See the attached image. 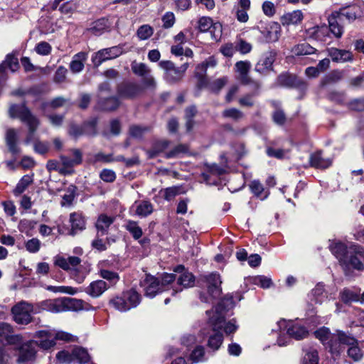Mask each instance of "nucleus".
<instances>
[{
  "mask_svg": "<svg viewBox=\"0 0 364 364\" xmlns=\"http://www.w3.org/2000/svg\"><path fill=\"white\" fill-rule=\"evenodd\" d=\"M9 117L12 119L18 118L22 122L26 124L28 132L24 139V144L28 145L33 144V150L36 153L44 155L50 149L48 141H41L39 139H34V134L40 125V120L27 107L25 103L21 105H11L9 109Z\"/></svg>",
  "mask_w": 364,
  "mask_h": 364,
  "instance_id": "obj_1",
  "label": "nucleus"
},
{
  "mask_svg": "<svg viewBox=\"0 0 364 364\" xmlns=\"http://www.w3.org/2000/svg\"><path fill=\"white\" fill-rule=\"evenodd\" d=\"M233 307V299L232 296H227L215 309L206 311V315L208 323L211 326L213 331H223L227 335H230L236 331L238 326L235 319H231L228 321L225 320L226 312L225 306Z\"/></svg>",
  "mask_w": 364,
  "mask_h": 364,
  "instance_id": "obj_2",
  "label": "nucleus"
},
{
  "mask_svg": "<svg viewBox=\"0 0 364 364\" xmlns=\"http://www.w3.org/2000/svg\"><path fill=\"white\" fill-rule=\"evenodd\" d=\"M81 262V259L77 256L65 257L58 255L53 257L54 265L70 272L78 283H82L86 277V274L80 270V264Z\"/></svg>",
  "mask_w": 364,
  "mask_h": 364,
  "instance_id": "obj_3",
  "label": "nucleus"
},
{
  "mask_svg": "<svg viewBox=\"0 0 364 364\" xmlns=\"http://www.w3.org/2000/svg\"><path fill=\"white\" fill-rule=\"evenodd\" d=\"M341 266L346 272L364 270V248L358 244H350L346 258L341 260Z\"/></svg>",
  "mask_w": 364,
  "mask_h": 364,
  "instance_id": "obj_4",
  "label": "nucleus"
},
{
  "mask_svg": "<svg viewBox=\"0 0 364 364\" xmlns=\"http://www.w3.org/2000/svg\"><path fill=\"white\" fill-rule=\"evenodd\" d=\"M140 302V294L133 289L125 291L121 296H117L111 300L112 306L122 312L137 306Z\"/></svg>",
  "mask_w": 364,
  "mask_h": 364,
  "instance_id": "obj_5",
  "label": "nucleus"
},
{
  "mask_svg": "<svg viewBox=\"0 0 364 364\" xmlns=\"http://www.w3.org/2000/svg\"><path fill=\"white\" fill-rule=\"evenodd\" d=\"M277 328L279 330L286 331V334L296 340L303 339L309 333L305 326L293 321L281 319L277 322Z\"/></svg>",
  "mask_w": 364,
  "mask_h": 364,
  "instance_id": "obj_6",
  "label": "nucleus"
},
{
  "mask_svg": "<svg viewBox=\"0 0 364 364\" xmlns=\"http://www.w3.org/2000/svg\"><path fill=\"white\" fill-rule=\"evenodd\" d=\"M355 343V338L342 331H338L333 334L331 340L328 342L327 347L329 348L333 355H338L343 352L346 344H353Z\"/></svg>",
  "mask_w": 364,
  "mask_h": 364,
  "instance_id": "obj_7",
  "label": "nucleus"
},
{
  "mask_svg": "<svg viewBox=\"0 0 364 364\" xmlns=\"http://www.w3.org/2000/svg\"><path fill=\"white\" fill-rule=\"evenodd\" d=\"M159 66L165 71L164 77L166 80L170 83H174L183 77L188 68V63H186L180 67H176L172 62L163 60L159 63Z\"/></svg>",
  "mask_w": 364,
  "mask_h": 364,
  "instance_id": "obj_8",
  "label": "nucleus"
},
{
  "mask_svg": "<svg viewBox=\"0 0 364 364\" xmlns=\"http://www.w3.org/2000/svg\"><path fill=\"white\" fill-rule=\"evenodd\" d=\"M174 272L176 273V287L171 291V294L174 295L178 291H181L183 289L190 288L195 284V277L193 274L186 270L183 265H178L175 267Z\"/></svg>",
  "mask_w": 364,
  "mask_h": 364,
  "instance_id": "obj_9",
  "label": "nucleus"
},
{
  "mask_svg": "<svg viewBox=\"0 0 364 364\" xmlns=\"http://www.w3.org/2000/svg\"><path fill=\"white\" fill-rule=\"evenodd\" d=\"M32 311V305L26 301H21L11 309L14 320L17 323L22 325H26L32 321L31 314Z\"/></svg>",
  "mask_w": 364,
  "mask_h": 364,
  "instance_id": "obj_10",
  "label": "nucleus"
},
{
  "mask_svg": "<svg viewBox=\"0 0 364 364\" xmlns=\"http://www.w3.org/2000/svg\"><path fill=\"white\" fill-rule=\"evenodd\" d=\"M143 92V87L134 82H123L118 85L117 96L122 99L132 100L138 97Z\"/></svg>",
  "mask_w": 364,
  "mask_h": 364,
  "instance_id": "obj_11",
  "label": "nucleus"
},
{
  "mask_svg": "<svg viewBox=\"0 0 364 364\" xmlns=\"http://www.w3.org/2000/svg\"><path fill=\"white\" fill-rule=\"evenodd\" d=\"M17 350L18 358L16 361L18 364L31 362L36 359L37 350L33 340L22 343Z\"/></svg>",
  "mask_w": 364,
  "mask_h": 364,
  "instance_id": "obj_12",
  "label": "nucleus"
},
{
  "mask_svg": "<svg viewBox=\"0 0 364 364\" xmlns=\"http://www.w3.org/2000/svg\"><path fill=\"white\" fill-rule=\"evenodd\" d=\"M22 342L20 334L13 333V327L7 323H0V343L4 345H16Z\"/></svg>",
  "mask_w": 364,
  "mask_h": 364,
  "instance_id": "obj_13",
  "label": "nucleus"
},
{
  "mask_svg": "<svg viewBox=\"0 0 364 364\" xmlns=\"http://www.w3.org/2000/svg\"><path fill=\"white\" fill-rule=\"evenodd\" d=\"M140 285L144 289L145 296L150 298L154 297L156 294L163 291L158 279L150 274H146L140 282Z\"/></svg>",
  "mask_w": 364,
  "mask_h": 364,
  "instance_id": "obj_14",
  "label": "nucleus"
},
{
  "mask_svg": "<svg viewBox=\"0 0 364 364\" xmlns=\"http://www.w3.org/2000/svg\"><path fill=\"white\" fill-rule=\"evenodd\" d=\"M34 337L38 340L34 341V345L43 350H48L55 345L54 341V332L41 330L36 332Z\"/></svg>",
  "mask_w": 364,
  "mask_h": 364,
  "instance_id": "obj_15",
  "label": "nucleus"
},
{
  "mask_svg": "<svg viewBox=\"0 0 364 364\" xmlns=\"http://www.w3.org/2000/svg\"><path fill=\"white\" fill-rule=\"evenodd\" d=\"M124 47V44H120L102 49L97 53L95 61L97 60L98 64H100L103 61L117 58L125 52Z\"/></svg>",
  "mask_w": 364,
  "mask_h": 364,
  "instance_id": "obj_16",
  "label": "nucleus"
},
{
  "mask_svg": "<svg viewBox=\"0 0 364 364\" xmlns=\"http://www.w3.org/2000/svg\"><path fill=\"white\" fill-rule=\"evenodd\" d=\"M55 306L57 311H61V312L67 311H77L83 309V301L74 298L65 297L57 299Z\"/></svg>",
  "mask_w": 364,
  "mask_h": 364,
  "instance_id": "obj_17",
  "label": "nucleus"
},
{
  "mask_svg": "<svg viewBox=\"0 0 364 364\" xmlns=\"http://www.w3.org/2000/svg\"><path fill=\"white\" fill-rule=\"evenodd\" d=\"M5 141L9 152L14 155L20 154L18 130L14 128L7 129L5 134Z\"/></svg>",
  "mask_w": 364,
  "mask_h": 364,
  "instance_id": "obj_18",
  "label": "nucleus"
},
{
  "mask_svg": "<svg viewBox=\"0 0 364 364\" xmlns=\"http://www.w3.org/2000/svg\"><path fill=\"white\" fill-rule=\"evenodd\" d=\"M275 60L274 54L272 52L264 53L255 67V70L259 74L266 75L272 70V65Z\"/></svg>",
  "mask_w": 364,
  "mask_h": 364,
  "instance_id": "obj_19",
  "label": "nucleus"
},
{
  "mask_svg": "<svg viewBox=\"0 0 364 364\" xmlns=\"http://www.w3.org/2000/svg\"><path fill=\"white\" fill-rule=\"evenodd\" d=\"M204 279L208 284V290L210 296L214 298L220 296L221 293L220 284L222 283L220 275L216 273H211L204 276Z\"/></svg>",
  "mask_w": 364,
  "mask_h": 364,
  "instance_id": "obj_20",
  "label": "nucleus"
},
{
  "mask_svg": "<svg viewBox=\"0 0 364 364\" xmlns=\"http://www.w3.org/2000/svg\"><path fill=\"white\" fill-rule=\"evenodd\" d=\"M328 55L333 62L336 63H343L351 62L353 60V55L352 52L347 50L330 48L328 49Z\"/></svg>",
  "mask_w": 364,
  "mask_h": 364,
  "instance_id": "obj_21",
  "label": "nucleus"
},
{
  "mask_svg": "<svg viewBox=\"0 0 364 364\" xmlns=\"http://www.w3.org/2000/svg\"><path fill=\"white\" fill-rule=\"evenodd\" d=\"M237 72L240 74V80L244 85H247L251 82V79L248 75L251 68V63L248 60L238 61L235 64Z\"/></svg>",
  "mask_w": 364,
  "mask_h": 364,
  "instance_id": "obj_22",
  "label": "nucleus"
},
{
  "mask_svg": "<svg viewBox=\"0 0 364 364\" xmlns=\"http://www.w3.org/2000/svg\"><path fill=\"white\" fill-rule=\"evenodd\" d=\"M310 165L316 168H327L331 164V159H325L321 156V151H316L310 155L309 158Z\"/></svg>",
  "mask_w": 364,
  "mask_h": 364,
  "instance_id": "obj_23",
  "label": "nucleus"
},
{
  "mask_svg": "<svg viewBox=\"0 0 364 364\" xmlns=\"http://www.w3.org/2000/svg\"><path fill=\"white\" fill-rule=\"evenodd\" d=\"M340 21L338 14L334 12H332L328 18L329 30L337 38H340L343 33V28L340 25Z\"/></svg>",
  "mask_w": 364,
  "mask_h": 364,
  "instance_id": "obj_24",
  "label": "nucleus"
},
{
  "mask_svg": "<svg viewBox=\"0 0 364 364\" xmlns=\"http://www.w3.org/2000/svg\"><path fill=\"white\" fill-rule=\"evenodd\" d=\"M132 210H134L135 214L140 217H146L153 212L152 204L147 200L135 202L131 208Z\"/></svg>",
  "mask_w": 364,
  "mask_h": 364,
  "instance_id": "obj_25",
  "label": "nucleus"
},
{
  "mask_svg": "<svg viewBox=\"0 0 364 364\" xmlns=\"http://www.w3.org/2000/svg\"><path fill=\"white\" fill-rule=\"evenodd\" d=\"M304 18L303 13L301 10H295L291 12L284 14L281 18V22L283 25H296L301 22Z\"/></svg>",
  "mask_w": 364,
  "mask_h": 364,
  "instance_id": "obj_26",
  "label": "nucleus"
},
{
  "mask_svg": "<svg viewBox=\"0 0 364 364\" xmlns=\"http://www.w3.org/2000/svg\"><path fill=\"white\" fill-rule=\"evenodd\" d=\"M331 252L338 259L340 265L341 260L345 259L348 252V247L341 242H333L330 245Z\"/></svg>",
  "mask_w": 364,
  "mask_h": 364,
  "instance_id": "obj_27",
  "label": "nucleus"
},
{
  "mask_svg": "<svg viewBox=\"0 0 364 364\" xmlns=\"http://www.w3.org/2000/svg\"><path fill=\"white\" fill-rule=\"evenodd\" d=\"M113 222V218L109 217L105 214L100 215L95 223V227L97 230V235H105L107 232L109 227Z\"/></svg>",
  "mask_w": 364,
  "mask_h": 364,
  "instance_id": "obj_28",
  "label": "nucleus"
},
{
  "mask_svg": "<svg viewBox=\"0 0 364 364\" xmlns=\"http://www.w3.org/2000/svg\"><path fill=\"white\" fill-rule=\"evenodd\" d=\"M71 224L70 234L75 235L77 231L82 230L85 228V222L82 216L77 213H71L70 215Z\"/></svg>",
  "mask_w": 364,
  "mask_h": 364,
  "instance_id": "obj_29",
  "label": "nucleus"
},
{
  "mask_svg": "<svg viewBox=\"0 0 364 364\" xmlns=\"http://www.w3.org/2000/svg\"><path fill=\"white\" fill-rule=\"evenodd\" d=\"M90 122H84L82 124H77L74 122L70 123L68 129V135L77 140L80 136L85 134V129L89 125Z\"/></svg>",
  "mask_w": 364,
  "mask_h": 364,
  "instance_id": "obj_30",
  "label": "nucleus"
},
{
  "mask_svg": "<svg viewBox=\"0 0 364 364\" xmlns=\"http://www.w3.org/2000/svg\"><path fill=\"white\" fill-rule=\"evenodd\" d=\"M87 57V53L82 52L75 55L70 64L71 71L75 73L80 72L84 68Z\"/></svg>",
  "mask_w": 364,
  "mask_h": 364,
  "instance_id": "obj_31",
  "label": "nucleus"
},
{
  "mask_svg": "<svg viewBox=\"0 0 364 364\" xmlns=\"http://www.w3.org/2000/svg\"><path fill=\"white\" fill-rule=\"evenodd\" d=\"M6 68L10 69L12 72L16 71L19 68L18 58L14 54H8L0 64V73H4Z\"/></svg>",
  "mask_w": 364,
  "mask_h": 364,
  "instance_id": "obj_32",
  "label": "nucleus"
},
{
  "mask_svg": "<svg viewBox=\"0 0 364 364\" xmlns=\"http://www.w3.org/2000/svg\"><path fill=\"white\" fill-rule=\"evenodd\" d=\"M60 161L62 164L59 173L62 175H70L74 172L73 167L77 166L74 161L65 155L60 156Z\"/></svg>",
  "mask_w": 364,
  "mask_h": 364,
  "instance_id": "obj_33",
  "label": "nucleus"
},
{
  "mask_svg": "<svg viewBox=\"0 0 364 364\" xmlns=\"http://www.w3.org/2000/svg\"><path fill=\"white\" fill-rule=\"evenodd\" d=\"M311 297V301L315 304H321L327 298V295L324 289V285L321 283H318L315 288L312 289Z\"/></svg>",
  "mask_w": 364,
  "mask_h": 364,
  "instance_id": "obj_34",
  "label": "nucleus"
},
{
  "mask_svg": "<svg viewBox=\"0 0 364 364\" xmlns=\"http://www.w3.org/2000/svg\"><path fill=\"white\" fill-rule=\"evenodd\" d=\"M252 193L261 200L266 199L269 195V190H265L262 184L257 180H254L250 183Z\"/></svg>",
  "mask_w": 364,
  "mask_h": 364,
  "instance_id": "obj_35",
  "label": "nucleus"
},
{
  "mask_svg": "<svg viewBox=\"0 0 364 364\" xmlns=\"http://www.w3.org/2000/svg\"><path fill=\"white\" fill-rule=\"evenodd\" d=\"M340 299L345 304L359 301V293L355 290L345 288L340 291Z\"/></svg>",
  "mask_w": 364,
  "mask_h": 364,
  "instance_id": "obj_36",
  "label": "nucleus"
},
{
  "mask_svg": "<svg viewBox=\"0 0 364 364\" xmlns=\"http://www.w3.org/2000/svg\"><path fill=\"white\" fill-rule=\"evenodd\" d=\"M73 361H77L80 364H84L89 361L90 355L86 348L77 346L73 350Z\"/></svg>",
  "mask_w": 364,
  "mask_h": 364,
  "instance_id": "obj_37",
  "label": "nucleus"
},
{
  "mask_svg": "<svg viewBox=\"0 0 364 364\" xmlns=\"http://www.w3.org/2000/svg\"><path fill=\"white\" fill-rule=\"evenodd\" d=\"M316 48L311 46L307 43H301L295 46L292 49L291 52L295 55H311L316 52Z\"/></svg>",
  "mask_w": 364,
  "mask_h": 364,
  "instance_id": "obj_38",
  "label": "nucleus"
},
{
  "mask_svg": "<svg viewBox=\"0 0 364 364\" xmlns=\"http://www.w3.org/2000/svg\"><path fill=\"white\" fill-rule=\"evenodd\" d=\"M33 175L23 176L14 190V195L19 196L23 192H24L28 186L33 183Z\"/></svg>",
  "mask_w": 364,
  "mask_h": 364,
  "instance_id": "obj_39",
  "label": "nucleus"
},
{
  "mask_svg": "<svg viewBox=\"0 0 364 364\" xmlns=\"http://www.w3.org/2000/svg\"><path fill=\"white\" fill-rule=\"evenodd\" d=\"M125 228L135 240H139L143 235L141 228L139 226L137 222L136 221H127Z\"/></svg>",
  "mask_w": 364,
  "mask_h": 364,
  "instance_id": "obj_40",
  "label": "nucleus"
},
{
  "mask_svg": "<svg viewBox=\"0 0 364 364\" xmlns=\"http://www.w3.org/2000/svg\"><path fill=\"white\" fill-rule=\"evenodd\" d=\"M214 332L215 333L209 337L208 346L213 350H217L219 349L223 343V336L219 331Z\"/></svg>",
  "mask_w": 364,
  "mask_h": 364,
  "instance_id": "obj_41",
  "label": "nucleus"
},
{
  "mask_svg": "<svg viewBox=\"0 0 364 364\" xmlns=\"http://www.w3.org/2000/svg\"><path fill=\"white\" fill-rule=\"evenodd\" d=\"M333 12L338 14V19L341 21L343 18H346L348 21H353L355 19L357 16L355 7L343 8L338 11H336Z\"/></svg>",
  "mask_w": 364,
  "mask_h": 364,
  "instance_id": "obj_42",
  "label": "nucleus"
},
{
  "mask_svg": "<svg viewBox=\"0 0 364 364\" xmlns=\"http://www.w3.org/2000/svg\"><path fill=\"white\" fill-rule=\"evenodd\" d=\"M169 144L168 141L161 140L154 143L152 149L148 151L150 158L155 157L158 154L163 152L168 147Z\"/></svg>",
  "mask_w": 364,
  "mask_h": 364,
  "instance_id": "obj_43",
  "label": "nucleus"
},
{
  "mask_svg": "<svg viewBox=\"0 0 364 364\" xmlns=\"http://www.w3.org/2000/svg\"><path fill=\"white\" fill-rule=\"evenodd\" d=\"M132 70L135 75L141 77L151 73V69L142 63L133 62L132 63Z\"/></svg>",
  "mask_w": 364,
  "mask_h": 364,
  "instance_id": "obj_44",
  "label": "nucleus"
},
{
  "mask_svg": "<svg viewBox=\"0 0 364 364\" xmlns=\"http://www.w3.org/2000/svg\"><path fill=\"white\" fill-rule=\"evenodd\" d=\"M348 346L347 353L348 355L354 361H358L363 357V353L360 348L358 346V341L355 339V343L353 344H346Z\"/></svg>",
  "mask_w": 364,
  "mask_h": 364,
  "instance_id": "obj_45",
  "label": "nucleus"
},
{
  "mask_svg": "<svg viewBox=\"0 0 364 364\" xmlns=\"http://www.w3.org/2000/svg\"><path fill=\"white\" fill-rule=\"evenodd\" d=\"M250 281L253 284L260 287L263 289L269 288L272 284V279L263 275L253 277L250 279Z\"/></svg>",
  "mask_w": 364,
  "mask_h": 364,
  "instance_id": "obj_46",
  "label": "nucleus"
},
{
  "mask_svg": "<svg viewBox=\"0 0 364 364\" xmlns=\"http://www.w3.org/2000/svg\"><path fill=\"white\" fill-rule=\"evenodd\" d=\"M154 33L153 28L148 25L144 24L141 26L136 31V36L141 41L147 40Z\"/></svg>",
  "mask_w": 364,
  "mask_h": 364,
  "instance_id": "obj_47",
  "label": "nucleus"
},
{
  "mask_svg": "<svg viewBox=\"0 0 364 364\" xmlns=\"http://www.w3.org/2000/svg\"><path fill=\"white\" fill-rule=\"evenodd\" d=\"M75 189L74 186H70L66 190V193L63 196L60 203L62 206H70L75 196Z\"/></svg>",
  "mask_w": 364,
  "mask_h": 364,
  "instance_id": "obj_48",
  "label": "nucleus"
},
{
  "mask_svg": "<svg viewBox=\"0 0 364 364\" xmlns=\"http://www.w3.org/2000/svg\"><path fill=\"white\" fill-rule=\"evenodd\" d=\"M303 364H318V352L314 348L306 350L303 358Z\"/></svg>",
  "mask_w": 364,
  "mask_h": 364,
  "instance_id": "obj_49",
  "label": "nucleus"
},
{
  "mask_svg": "<svg viewBox=\"0 0 364 364\" xmlns=\"http://www.w3.org/2000/svg\"><path fill=\"white\" fill-rule=\"evenodd\" d=\"M222 116L224 118H229L234 121H238L243 118L244 114L238 109L228 108L223 112Z\"/></svg>",
  "mask_w": 364,
  "mask_h": 364,
  "instance_id": "obj_50",
  "label": "nucleus"
},
{
  "mask_svg": "<svg viewBox=\"0 0 364 364\" xmlns=\"http://www.w3.org/2000/svg\"><path fill=\"white\" fill-rule=\"evenodd\" d=\"M314 334L316 338L320 340L323 345L326 346L328 342L331 340V336H333V334L330 333L329 329L325 327L316 330Z\"/></svg>",
  "mask_w": 364,
  "mask_h": 364,
  "instance_id": "obj_51",
  "label": "nucleus"
},
{
  "mask_svg": "<svg viewBox=\"0 0 364 364\" xmlns=\"http://www.w3.org/2000/svg\"><path fill=\"white\" fill-rule=\"evenodd\" d=\"M119 105V100L114 97L106 98L104 101L100 102V107L102 109L112 111L118 107Z\"/></svg>",
  "mask_w": 364,
  "mask_h": 364,
  "instance_id": "obj_52",
  "label": "nucleus"
},
{
  "mask_svg": "<svg viewBox=\"0 0 364 364\" xmlns=\"http://www.w3.org/2000/svg\"><path fill=\"white\" fill-rule=\"evenodd\" d=\"M107 289V285L103 280L92 282V297L100 296Z\"/></svg>",
  "mask_w": 364,
  "mask_h": 364,
  "instance_id": "obj_53",
  "label": "nucleus"
},
{
  "mask_svg": "<svg viewBox=\"0 0 364 364\" xmlns=\"http://www.w3.org/2000/svg\"><path fill=\"white\" fill-rule=\"evenodd\" d=\"M193 363H199L205 360V349L201 346H196L190 355Z\"/></svg>",
  "mask_w": 364,
  "mask_h": 364,
  "instance_id": "obj_54",
  "label": "nucleus"
},
{
  "mask_svg": "<svg viewBox=\"0 0 364 364\" xmlns=\"http://www.w3.org/2000/svg\"><path fill=\"white\" fill-rule=\"evenodd\" d=\"M225 171L223 168H221L216 164H213L209 166V174L203 173L202 174V176H203V178L205 180V181L207 183L210 184L211 183L209 180L210 175L220 176V175L223 174L225 173Z\"/></svg>",
  "mask_w": 364,
  "mask_h": 364,
  "instance_id": "obj_55",
  "label": "nucleus"
},
{
  "mask_svg": "<svg viewBox=\"0 0 364 364\" xmlns=\"http://www.w3.org/2000/svg\"><path fill=\"white\" fill-rule=\"evenodd\" d=\"M216 64L217 61L215 58L213 56L209 57L196 67V69L197 70V75H198L200 74V71L203 72V73H206L208 68H214Z\"/></svg>",
  "mask_w": 364,
  "mask_h": 364,
  "instance_id": "obj_56",
  "label": "nucleus"
},
{
  "mask_svg": "<svg viewBox=\"0 0 364 364\" xmlns=\"http://www.w3.org/2000/svg\"><path fill=\"white\" fill-rule=\"evenodd\" d=\"M105 264H106V262H102L98 264V267L100 269V276L108 281H117L119 279V277L117 273L101 269V267H102Z\"/></svg>",
  "mask_w": 364,
  "mask_h": 364,
  "instance_id": "obj_57",
  "label": "nucleus"
},
{
  "mask_svg": "<svg viewBox=\"0 0 364 364\" xmlns=\"http://www.w3.org/2000/svg\"><path fill=\"white\" fill-rule=\"evenodd\" d=\"M272 331L277 332L279 331V336L277 340V343L279 346H285L289 344L291 341V337H289L287 334L286 335V331L279 330L277 328V324L274 328H272Z\"/></svg>",
  "mask_w": 364,
  "mask_h": 364,
  "instance_id": "obj_58",
  "label": "nucleus"
},
{
  "mask_svg": "<svg viewBox=\"0 0 364 364\" xmlns=\"http://www.w3.org/2000/svg\"><path fill=\"white\" fill-rule=\"evenodd\" d=\"M228 80L227 77L216 79L209 83V89L214 92H218L228 82Z\"/></svg>",
  "mask_w": 364,
  "mask_h": 364,
  "instance_id": "obj_59",
  "label": "nucleus"
},
{
  "mask_svg": "<svg viewBox=\"0 0 364 364\" xmlns=\"http://www.w3.org/2000/svg\"><path fill=\"white\" fill-rule=\"evenodd\" d=\"M196 108L194 106L188 107L186 109V128L188 131H191L193 127V118L196 114Z\"/></svg>",
  "mask_w": 364,
  "mask_h": 364,
  "instance_id": "obj_60",
  "label": "nucleus"
},
{
  "mask_svg": "<svg viewBox=\"0 0 364 364\" xmlns=\"http://www.w3.org/2000/svg\"><path fill=\"white\" fill-rule=\"evenodd\" d=\"M41 242L38 238H32L28 240L25 244L26 250L30 253L38 252L41 248Z\"/></svg>",
  "mask_w": 364,
  "mask_h": 364,
  "instance_id": "obj_61",
  "label": "nucleus"
},
{
  "mask_svg": "<svg viewBox=\"0 0 364 364\" xmlns=\"http://www.w3.org/2000/svg\"><path fill=\"white\" fill-rule=\"evenodd\" d=\"M56 360L59 363H70L73 361V350L71 353L67 350L59 351L56 354Z\"/></svg>",
  "mask_w": 364,
  "mask_h": 364,
  "instance_id": "obj_62",
  "label": "nucleus"
},
{
  "mask_svg": "<svg viewBox=\"0 0 364 364\" xmlns=\"http://www.w3.org/2000/svg\"><path fill=\"white\" fill-rule=\"evenodd\" d=\"M51 50V46L46 41H41L38 43L35 47L36 52L41 55H47L50 54Z\"/></svg>",
  "mask_w": 364,
  "mask_h": 364,
  "instance_id": "obj_63",
  "label": "nucleus"
},
{
  "mask_svg": "<svg viewBox=\"0 0 364 364\" xmlns=\"http://www.w3.org/2000/svg\"><path fill=\"white\" fill-rule=\"evenodd\" d=\"M198 28L200 32L208 31L213 26V20L209 17H201L198 22Z\"/></svg>",
  "mask_w": 364,
  "mask_h": 364,
  "instance_id": "obj_64",
  "label": "nucleus"
}]
</instances>
